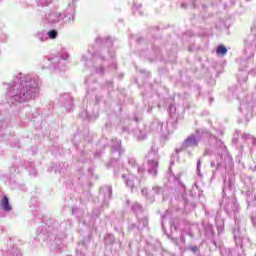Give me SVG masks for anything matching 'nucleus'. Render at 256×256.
I'll return each mask as SVG.
<instances>
[{"label":"nucleus","instance_id":"9b49d317","mask_svg":"<svg viewBox=\"0 0 256 256\" xmlns=\"http://www.w3.org/2000/svg\"><path fill=\"white\" fill-rule=\"evenodd\" d=\"M37 38L39 39V41H41L42 43L44 41H47V39H49V37L47 36V32H40L37 34Z\"/></svg>","mask_w":256,"mask_h":256},{"label":"nucleus","instance_id":"6e6552de","mask_svg":"<svg viewBox=\"0 0 256 256\" xmlns=\"http://www.w3.org/2000/svg\"><path fill=\"white\" fill-rule=\"evenodd\" d=\"M135 181H137V178H135V176L132 174H129L126 178V186L133 189V187H135Z\"/></svg>","mask_w":256,"mask_h":256},{"label":"nucleus","instance_id":"f257e3e1","mask_svg":"<svg viewBox=\"0 0 256 256\" xmlns=\"http://www.w3.org/2000/svg\"><path fill=\"white\" fill-rule=\"evenodd\" d=\"M8 87V95L12 101L23 103L31 101L39 95L41 80L29 75L19 74V77H16L13 84L8 85Z\"/></svg>","mask_w":256,"mask_h":256},{"label":"nucleus","instance_id":"393cba45","mask_svg":"<svg viewBox=\"0 0 256 256\" xmlns=\"http://www.w3.org/2000/svg\"><path fill=\"white\" fill-rule=\"evenodd\" d=\"M97 73H103V68H100L99 70H97Z\"/></svg>","mask_w":256,"mask_h":256},{"label":"nucleus","instance_id":"f8f14e48","mask_svg":"<svg viewBox=\"0 0 256 256\" xmlns=\"http://www.w3.org/2000/svg\"><path fill=\"white\" fill-rule=\"evenodd\" d=\"M175 113H177V108L175 105H170L169 107V115L172 117V119H175Z\"/></svg>","mask_w":256,"mask_h":256},{"label":"nucleus","instance_id":"a878e982","mask_svg":"<svg viewBox=\"0 0 256 256\" xmlns=\"http://www.w3.org/2000/svg\"><path fill=\"white\" fill-rule=\"evenodd\" d=\"M82 59L84 60V61H87V58H86V56L84 55V56H82Z\"/></svg>","mask_w":256,"mask_h":256},{"label":"nucleus","instance_id":"7c9ffc66","mask_svg":"<svg viewBox=\"0 0 256 256\" xmlns=\"http://www.w3.org/2000/svg\"><path fill=\"white\" fill-rule=\"evenodd\" d=\"M251 31H255V28H252Z\"/></svg>","mask_w":256,"mask_h":256},{"label":"nucleus","instance_id":"20e7f679","mask_svg":"<svg viewBox=\"0 0 256 256\" xmlns=\"http://www.w3.org/2000/svg\"><path fill=\"white\" fill-rule=\"evenodd\" d=\"M65 20V15L59 12H52L48 16H46V21L55 25V23H61V21Z\"/></svg>","mask_w":256,"mask_h":256},{"label":"nucleus","instance_id":"423d86ee","mask_svg":"<svg viewBox=\"0 0 256 256\" xmlns=\"http://www.w3.org/2000/svg\"><path fill=\"white\" fill-rule=\"evenodd\" d=\"M199 143V138L195 135H191L184 142V147H197Z\"/></svg>","mask_w":256,"mask_h":256},{"label":"nucleus","instance_id":"dca6fc26","mask_svg":"<svg viewBox=\"0 0 256 256\" xmlns=\"http://www.w3.org/2000/svg\"><path fill=\"white\" fill-rule=\"evenodd\" d=\"M138 225L141 229H143V227H147V225H149V222L147 221V218H144L139 220Z\"/></svg>","mask_w":256,"mask_h":256},{"label":"nucleus","instance_id":"5701e85b","mask_svg":"<svg viewBox=\"0 0 256 256\" xmlns=\"http://www.w3.org/2000/svg\"><path fill=\"white\" fill-rule=\"evenodd\" d=\"M143 171H145L143 167H138V173H143Z\"/></svg>","mask_w":256,"mask_h":256},{"label":"nucleus","instance_id":"f3484780","mask_svg":"<svg viewBox=\"0 0 256 256\" xmlns=\"http://www.w3.org/2000/svg\"><path fill=\"white\" fill-rule=\"evenodd\" d=\"M115 151H117L118 155H121V141L116 140Z\"/></svg>","mask_w":256,"mask_h":256},{"label":"nucleus","instance_id":"2eb2a0df","mask_svg":"<svg viewBox=\"0 0 256 256\" xmlns=\"http://www.w3.org/2000/svg\"><path fill=\"white\" fill-rule=\"evenodd\" d=\"M143 210V208L140 206L139 203H135L132 205V211H135V213H139Z\"/></svg>","mask_w":256,"mask_h":256},{"label":"nucleus","instance_id":"c85d7f7f","mask_svg":"<svg viewBox=\"0 0 256 256\" xmlns=\"http://www.w3.org/2000/svg\"><path fill=\"white\" fill-rule=\"evenodd\" d=\"M67 57H69V55H67V54H66V57H65V58H63V59H64V60H66V59H67Z\"/></svg>","mask_w":256,"mask_h":256},{"label":"nucleus","instance_id":"7ed1b4c3","mask_svg":"<svg viewBox=\"0 0 256 256\" xmlns=\"http://www.w3.org/2000/svg\"><path fill=\"white\" fill-rule=\"evenodd\" d=\"M217 147H219V153H221V155L219 156V158L216 160L215 162L211 163V167H215L217 165V167H221L223 165V155H227V149L225 148V145H223V142L221 140H218L216 142Z\"/></svg>","mask_w":256,"mask_h":256},{"label":"nucleus","instance_id":"39448f33","mask_svg":"<svg viewBox=\"0 0 256 256\" xmlns=\"http://www.w3.org/2000/svg\"><path fill=\"white\" fill-rule=\"evenodd\" d=\"M65 23H73L75 21V8L69 7L65 10V13H63Z\"/></svg>","mask_w":256,"mask_h":256},{"label":"nucleus","instance_id":"4be33fe9","mask_svg":"<svg viewBox=\"0 0 256 256\" xmlns=\"http://www.w3.org/2000/svg\"><path fill=\"white\" fill-rule=\"evenodd\" d=\"M141 193H142V195H147V188H143V189L141 190Z\"/></svg>","mask_w":256,"mask_h":256},{"label":"nucleus","instance_id":"b1692460","mask_svg":"<svg viewBox=\"0 0 256 256\" xmlns=\"http://www.w3.org/2000/svg\"><path fill=\"white\" fill-rule=\"evenodd\" d=\"M72 107H73V104H72V103H70V104H69V107H67V108H66V109H67V111H71Z\"/></svg>","mask_w":256,"mask_h":256},{"label":"nucleus","instance_id":"412c9836","mask_svg":"<svg viewBox=\"0 0 256 256\" xmlns=\"http://www.w3.org/2000/svg\"><path fill=\"white\" fill-rule=\"evenodd\" d=\"M240 111H242V113H245V104L240 105Z\"/></svg>","mask_w":256,"mask_h":256},{"label":"nucleus","instance_id":"4468645a","mask_svg":"<svg viewBox=\"0 0 256 256\" xmlns=\"http://www.w3.org/2000/svg\"><path fill=\"white\" fill-rule=\"evenodd\" d=\"M51 3V0H37V5L41 7H47Z\"/></svg>","mask_w":256,"mask_h":256},{"label":"nucleus","instance_id":"0eeeda50","mask_svg":"<svg viewBox=\"0 0 256 256\" xmlns=\"http://www.w3.org/2000/svg\"><path fill=\"white\" fill-rule=\"evenodd\" d=\"M1 207L3 211L9 212L11 211V204H9V198L7 196H4L1 201Z\"/></svg>","mask_w":256,"mask_h":256},{"label":"nucleus","instance_id":"aec40b11","mask_svg":"<svg viewBox=\"0 0 256 256\" xmlns=\"http://www.w3.org/2000/svg\"><path fill=\"white\" fill-rule=\"evenodd\" d=\"M200 167H201V161H198L197 162V172H198V175H199V173H200Z\"/></svg>","mask_w":256,"mask_h":256},{"label":"nucleus","instance_id":"f03ea898","mask_svg":"<svg viewBox=\"0 0 256 256\" xmlns=\"http://www.w3.org/2000/svg\"><path fill=\"white\" fill-rule=\"evenodd\" d=\"M159 156L157 152L151 151L147 155V171L150 175H157V167H159Z\"/></svg>","mask_w":256,"mask_h":256},{"label":"nucleus","instance_id":"bb28decb","mask_svg":"<svg viewBox=\"0 0 256 256\" xmlns=\"http://www.w3.org/2000/svg\"><path fill=\"white\" fill-rule=\"evenodd\" d=\"M181 241H182L183 243H185V238L182 237V238H181Z\"/></svg>","mask_w":256,"mask_h":256},{"label":"nucleus","instance_id":"1a4fd4ad","mask_svg":"<svg viewBox=\"0 0 256 256\" xmlns=\"http://www.w3.org/2000/svg\"><path fill=\"white\" fill-rule=\"evenodd\" d=\"M242 139H244V141H246L248 144L253 145V147H256V138L249 135V134H244L242 136Z\"/></svg>","mask_w":256,"mask_h":256},{"label":"nucleus","instance_id":"a211bd4d","mask_svg":"<svg viewBox=\"0 0 256 256\" xmlns=\"http://www.w3.org/2000/svg\"><path fill=\"white\" fill-rule=\"evenodd\" d=\"M162 189L159 187L153 188V190L150 192L151 195H153V193H161Z\"/></svg>","mask_w":256,"mask_h":256},{"label":"nucleus","instance_id":"c756f323","mask_svg":"<svg viewBox=\"0 0 256 256\" xmlns=\"http://www.w3.org/2000/svg\"><path fill=\"white\" fill-rule=\"evenodd\" d=\"M97 60V57L96 56H94V61H96Z\"/></svg>","mask_w":256,"mask_h":256},{"label":"nucleus","instance_id":"9d476101","mask_svg":"<svg viewBox=\"0 0 256 256\" xmlns=\"http://www.w3.org/2000/svg\"><path fill=\"white\" fill-rule=\"evenodd\" d=\"M217 55H227V48L223 45L218 46L216 50Z\"/></svg>","mask_w":256,"mask_h":256},{"label":"nucleus","instance_id":"6ab92c4d","mask_svg":"<svg viewBox=\"0 0 256 256\" xmlns=\"http://www.w3.org/2000/svg\"><path fill=\"white\" fill-rule=\"evenodd\" d=\"M145 137H147V135L143 132H140V135H138V139H145Z\"/></svg>","mask_w":256,"mask_h":256},{"label":"nucleus","instance_id":"ddd939ff","mask_svg":"<svg viewBox=\"0 0 256 256\" xmlns=\"http://www.w3.org/2000/svg\"><path fill=\"white\" fill-rule=\"evenodd\" d=\"M48 39H57V30L47 32Z\"/></svg>","mask_w":256,"mask_h":256},{"label":"nucleus","instance_id":"cd10ccee","mask_svg":"<svg viewBox=\"0 0 256 256\" xmlns=\"http://www.w3.org/2000/svg\"><path fill=\"white\" fill-rule=\"evenodd\" d=\"M0 125H1V127H3V122L0 120Z\"/></svg>","mask_w":256,"mask_h":256}]
</instances>
